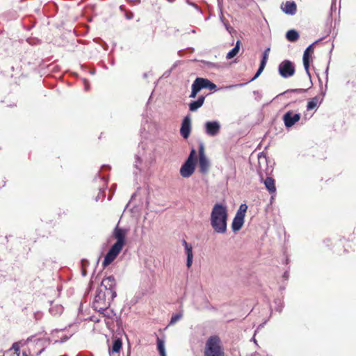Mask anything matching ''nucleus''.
Segmentation results:
<instances>
[{
  "label": "nucleus",
  "mask_w": 356,
  "mask_h": 356,
  "mask_svg": "<svg viewBox=\"0 0 356 356\" xmlns=\"http://www.w3.org/2000/svg\"><path fill=\"white\" fill-rule=\"evenodd\" d=\"M228 211L226 206L216 203L210 216L211 226L216 233L225 234L227 230Z\"/></svg>",
  "instance_id": "nucleus-1"
},
{
  "label": "nucleus",
  "mask_w": 356,
  "mask_h": 356,
  "mask_svg": "<svg viewBox=\"0 0 356 356\" xmlns=\"http://www.w3.org/2000/svg\"><path fill=\"white\" fill-rule=\"evenodd\" d=\"M203 88L215 90L216 88V85L207 79L196 78L192 84V91L189 97L195 98L197 93Z\"/></svg>",
  "instance_id": "nucleus-5"
},
{
  "label": "nucleus",
  "mask_w": 356,
  "mask_h": 356,
  "mask_svg": "<svg viewBox=\"0 0 356 356\" xmlns=\"http://www.w3.org/2000/svg\"><path fill=\"white\" fill-rule=\"evenodd\" d=\"M195 155L196 151L192 149L187 160L180 168V175L183 177L188 178L193 174L195 168Z\"/></svg>",
  "instance_id": "nucleus-6"
},
{
  "label": "nucleus",
  "mask_w": 356,
  "mask_h": 356,
  "mask_svg": "<svg viewBox=\"0 0 356 356\" xmlns=\"http://www.w3.org/2000/svg\"><path fill=\"white\" fill-rule=\"evenodd\" d=\"M269 51H270V48H267L263 53V58L261 60L259 67L257 73L255 74L254 76L252 79V81L256 79L263 72V70L266 65V63H267V60H268V55H269Z\"/></svg>",
  "instance_id": "nucleus-17"
},
{
  "label": "nucleus",
  "mask_w": 356,
  "mask_h": 356,
  "mask_svg": "<svg viewBox=\"0 0 356 356\" xmlns=\"http://www.w3.org/2000/svg\"><path fill=\"white\" fill-rule=\"evenodd\" d=\"M115 286L116 282L114 277L109 276L102 281L100 289L103 288L104 289L103 292L111 294V297H116Z\"/></svg>",
  "instance_id": "nucleus-8"
},
{
  "label": "nucleus",
  "mask_w": 356,
  "mask_h": 356,
  "mask_svg": "<svg viewBox=\"0 0 356 356\" xmlns=\"http://www.w3.org/2000/svg\"><path fill=\"white\" fill-rule=\"evenodd\" d=\"M323 97L322 95H317L308 100L307 104V111L316 109L322 103Z\"/></svg>",
  "instance_id": "nucleus-15"
},
{
  "label": "nucleus",
  "mask_w": 356,
  "mask_h": 356,
  "mask_svg": "<svg viewBox=\"0 0 356 356\" xmlns=\"http://www.w3.org/2000/svg\"><path fill=\"white\" fill-rule=\"evenodd\" d=\"M264 183L270 194L276 193L275 181L273 178L268 177L264 180Z\"/></svg>",
  "instance_id": "nucleus-18"
},
{
  "label": "nucleus",
  "mask_w": 356,
  "mask_h": 356,
  "mask_svg": "<svg viewBox=\"0 0 356 356\" xmlns=\"http://www.w3.org/2000/svg\"><path fill=\"white\" fill-rule=\"evenodd\" d=\"M156 343H157V350L159 352V354L161 356H166L165 350V346H164V341L159 337H157L156 339Z\"/></svg>",
  "instance_id": "nucleus-24"
},
{
  "label": "nucleus",
  "mask_w": 356,
  "mask_h": 356,
  "mask_svg": "<svg viewBox=\"0 0 356 356\" xmlns=\"http://www.w3.org/2000/svg\"><path fill=\"white\" fill-rule=\"evenodd\" d=\"M191 131V120L190 116H186L181 123L180 134L184 139H187Z\"/></svg>",
  "instance_id": "nucleus-11"
},
{
  "label": "nucleus",
  "mask_w": 356,
  "mask_h": 356,
  "mask_svg": "<svg viewBox=\"0 0 356 356\" xmlns=\"http://www.w3.org/2000/svg\"><path fill=\"white\" fill-rule=\"evenodd\" d=\"M10 351H13L10 356H20V348L18 343H13L12 348Z\"/></svg>",
  "instance_id": "nucleus-26"
},
{
  "label": "nucleus",
  "mask_w": 356,
  "mask_h": 356,
  "mask_svg": "<svg viewBox=\"0 0 356 356\" xmlns=\"http://www.w3.org/2000/svg\"><path fill=\"white\" fill-rule=\"evenodd\" d=\"M278 70L282 77L289 78L294 75L295 66L291 61L285 60L279 65Z\"/></svg>",
  "instance_id": "nucleus-7"
},
{
  "label": "nucleus",
  "mask_w": 356,
  "mask_h": 356,
  "mask_svg": "<svg viewBox=\"0 0 356 356\" xmlns=\"http://www.w3.org/2000/svg\"><path fill=\"white\" fill-rule=\"evenodd\" d=\"M181 318V314H175V315L172 316V318H171V320H170V324L175 323Z\"/></svg>",
  "instance_id": "nucleus-28"
},
{
  "label": "nucleus",
  "mask_w": 356,
  "mask_h": 356,
  "mask_svg": "<svg viewBox=\"0 0 356 356\" xmlns=\"http://www.w3.org/2000/svg\"><path fill=\"white\" fill-rule=\"evenodd\" d=\"M182 244L184 246L186 254H187L186 266L190 268L193 264V254L192 245L187 243L186 241L183 240Z\"/></svg>",
  "instance_id": "nucleus-16"
},
{
  "label": "nucleus",
  "mask_w": 356,
  "mask_h": 356,
  "mask_svg": "<svg viewBox=\"0 0 356 356\" xmlns=\"http://www.w3.org/2000/svg\"><path fill=\"white\" fill-rule=\"evenodd\" d=\"M281 8L284 13L287 15H294L297 10V6L294 1H287L285 3H282Z\"/></svg>",
  "instance_id": "nucleus-14"
},
{
  "label": "nucleus",
  "mask_w": 356,
  "mask_h": 356,
  "mask_svg": "<svg viewBox=\"0 0 356 356\" xmlns=\"http://www.w3.org/2000/svg\"><path fill=\"white\" fill-rule=\"evenodd\" d=\"M204 356H225L221 340L217 335L208 338L205 343Z\"/></svg>",
  "instance_id": "nucleus-3"
},
{
  "label": "nucleus",
  "mask_w": 356,
  "mask_h": 356,
  "mask_svg": "<svg viewBox=\"0 0 356 356\" xmlns=\"http://www.w3.org/2000/svg\"><path fill=\"white\" fill-rule=\"evenodd\" d=\"M205 129H206V132L208 135L214 136L219 133L220 126V124L216 121H213V122L209 121V122H207L205 124Z\"/></svg>",
  "instance_id": "nucleus-12"
},
{
  "label": "nucleus",
  "mask_w": 356,
  "mask_h": 356,
  "mask_svg": "<svg viewBox=\"0 0 356 356\" xmlns=\"http://www.w3.org/2000/svg\"><path fill=\"white\" fill-rule=\"evenodd\" d=\"M248 207L245 204H241L239 209L238 210L236 216H241L243 218L245 217V213L247 211Z\"/></svg>",
  "instance_id": "nucleus-27"
},
{
  "label": "nucleus",
  "mask_w": 356,
  "mask_h": 356,
  "mask_svg": "<svg viewBox=\"0 0 356 356\" xmlns=\"http://www.w3.org/2000/svg\"><path fill=\"white\" fill-rule=\"evenodd\" d=\"M115 297H111V294L103 292L102 289H99L95 298L94 307L99 311H104L111 305V302Z\"/></svg>",
  "instance_id": "nucleus-4"
},
{
  "label": "nucleus",
  "mask_w": 356,
  "mask_h": 356,
  "mask_svg": "<svg viewBox=\"0 0 356 356\" xmlns=\"http://www.w3.org/2000/svg\"><path fill=\"white\" fill-rule=\"evenodd\" d=\"M198 164L200 172L205 174L208 172L210 164L204 154V147L202 143H200L199 146Z\"/></svg>",
  "instance_id": "nucleus-9"
},
{
  "label": "nucleus",
  "mask_w": 356,
  "mask_h": 356,
  "mask_svg": "<svg viewBox=\"0 0 356 356\" xmlns=\"http://www.w3.org/2000/svg\"><path fill=\"white\" fill-rule=\"evenodd\" d=\"M127 229H122L117 226L113 231V236L116 242L111 246L102 262V266L106 268L110 265L122 251L126 243V236Z\"/></svg>",
  "instance_id": "nucleus-2"
},
{
  "label": "nucleus",
  "mask_w": 356,
  "mask_h": 356,
  "mask_svg": "<svg viewBox=\"0 0 356 356\" xmlns=\"http://www.w3.org/2000/svg\"><path fill=\"white\" fill-rule=\"evenodd\" d=\"M314 51L312 45H309L304 51L303 54V65L306 72L309 74V64L311 60L312 54Z\"/></svg>",
  "instance_id": "nucleus-13"
},
{
  "label": "nucleus",
  "mask_w": 356,
  "mask_h": 356,
  "mask_svg": "<svg viewBox=\"0 0 356 356\" xmlns=\"http://www.w3.org/2000/svg\"><path fill=\"white\" fill-rule=\"evenodd\" d=\"M244 223V218L235 216L232 223V228L234 232L238 231L241 229Z\"/></svg>",
  "instance_id": "nucleus-20"
},
{
  "label": "nucleus",
  "mask_w": 356,
  "mask_h": 356,
  "mask_svg": "<svg viewBox=\"0 0 356 356\" xmlns=\"http://www.w3.org/2000/svg\"><path fill=\"white\" fill-rule=\"evenodd\" d=\"M299 33L295 29H291L288 31L286 33V38L288 41L294 42H296L299 39Z\"/></svg>",
  "instance_id": "nucleus-22"
},
{
  "label": "nucleus",
  "mask_w": 356,
  "mask_h": 356,
  "mask_svg": "<svg viewBox=\"0 0 356 356\" xmlns=\"http://www.w3.org/2000/svg\"><path fill=\"white\" fill-rule=\"evenodd\" d=\"M205 97L204 96H200L196 101L191 102L189 104V110L191 111H195L199 108H200L204 102Z\"/></svg>",
  "instance_id": "nucleus-21"
},
{
  "label": "nucleus",
  "mask_w": 356,
  "mask_h": 356,
  "mask_svg": "<svg viewBox=\"0 0 356 356\" xmlns=\"http://www.w3.org/2000/svg\"><path fill=\"white\" fill-rule=\"evenodd\" d=\"M44 350V348H41L40 350L35 352H31V348H28L27 350L24 349L22 351V356H35L40 355L42 351Z\"/></svg>",
  "instance_id": "nucleus-25"
},
{
  "label": "nucleus",
  "mask_w": 356,
  "mask_h": 356,
  "mask_svg": "<svg viewBox=\"0 0 356 356\" xmlns=\"http://www.w3.org/2000/svg\"><path fill=\"white\" fill-rule=\"evenodd\" d=\"M122 342L120 339H116L113 341L111 348L109 349V354L111 356H114L115 354H118L122 348Z\"/></svg>",
  "instance_id": "nucleus-19"
},
{
  "label": "nucleus",
  "mask_w": 356,
  "mask_h": 356,
  "mask_svg": "<svg viewBox=\"0 0 356 356\" xmlns=\"http://www.w3.org/2000/svg\"><path fill=\"white\" fill-rule=\"evenodd\" d=\"M240 44H241V42L239 40H238L236 43L235 47L230 51H229L227 53V56H226V58L227 59H231L237 55V54L238 53L239 49H240Z\"/></svg>",
  "instance_id": "nucleus-23"
},
{
  "label": "nucleus",
  "mask_w": 356,
  "mask_h": 356,
  "mask_svg": "<svg viewBox=\"0 0 356 356\" xmlns=\"http://www.w3.org/2000/svg\"><path fill=\"white\" fill-rule=\"evenodd\" d=\"M300 119V113H295L292 111H287L282 118L286 127L289 128L293 126Z\"/></svg>",
  "instance_id": "nucleus-10"
}]
</instances>
